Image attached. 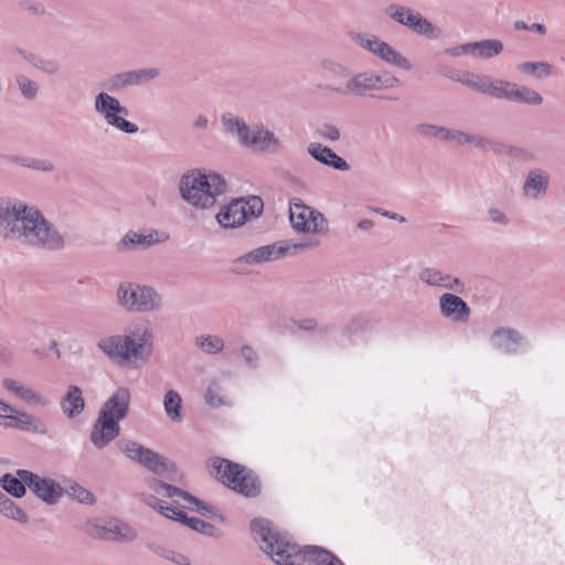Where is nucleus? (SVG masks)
<instances>
[{"label": "nucleus", "instance_id": "obj_41", "mask_svg": "<svg viewBox=\"0 0 565 565\" xmlns=\"http://www.w3.org/2000/svg\"><path fill=\"white\" fill-rule=\"evenodd\" d=\"M14 82L24 99L34 100L39 96L40 85L36 81L24 74H18L14 77Z\"/></svg>", "mask_w": 565, "mask_h": 565}, {"label": "nucleus", "instance_id": "obj_38", "mask_svg": "<svg viewBox=\"0 0 565 565\" xmlns=\"http://www.w3.org/2000/svg\"><path fill=\"white\" fill-rule=\"evenodd\" d=\"M63 493H66L70 498L84 504H94L96 502L95 495L77 482L67 480L63 484Z\"/></svg>", "mask_w": 565, "mask_h": 565}, {"label": "nucleus", "instance_id": "obj_23", "mask_svg": "<svg viewBox=\"0 0 565 565\" xmlns=\"http://www.w3.org/2000/svg\"><path fill=\"white\" fill-rule=\"evenodd\" d=\"M418 276L423 282L429 286L444 287L456 292H461L463 289V284L458 278L443 274L436 268H424Z\"/></svg>", "mask_w": 565, "mask_h": 565}, {"label": "nucleus", "instance_id": "obj_28", "mask_svg": "<svg viewBox=\"0 0 565 565\" xmlns=\"http://www.w3.org/2000/svg\"><path fill=\"white\" fill-rule=\"evenodd\" d=\"M484 151H490L498 156L512 157L523 161L534 160L533 153L529 150L495 139L487 138Z\"/></svg>", "mask_w": 565, "mask_h": 565}, {"label": "nucleus", "instance_id": "obj_54", "mask_svg": "<svg viewBox=\"0 0 565 565\" xmlns=\"http://www.w3.org/2000/svg\"><path fill=\"white\" fill-rule=\"evenodd\" d=\"M488 217L489 220L494 223V224H499V225H508L510 220L508 217V215L504 213V211H502L501 209H498V207H490L488 211Z\"/></svg>", "mask_w": 565, "mask_h": 565}, {"label": "nucleus", "instance_id": "obj_63", "mask_svg": "<svg viewBox=\"0 0 565 565\" xmlns=\"http://www.w3.org/2000/svg\"><path fill=\"white\" fill-rule=\"evenodd\" d=\"M455 129H449L443 126H439L437 137L443 140H451L454 138Z\"/></svg>", "mask_w": 565, "mask_h": 565}, {"label": "nucleus", "instance_id": "obj_51", "mask_svg": "<svg viewBox=\"0 0 565 565\" xmlns=\"http://www.w3.org/2000/svg\"><path fill=\"white\" fill-rule=\"evenodd\" d=\"M136 85L157 78L160 74L158 68L134 70Z\"/></svg>", "mask_w": 565, "mask_h": 565}, {"label": "nucleus", "instance_id": "obj_11", "mask_svg": "<svg viewBox=\"0 0 565 565\" xmlns=\"http://www.w3.org/2000/svg\"><path fill=\"white\" fill-rule=\"evenodd\" d=\"M117 445L129 459L137 461L156 475L171 481L175 480L177 467L167 458L132 440L119 441Z\"/></svg>", "mask_w": 565, "mask_h": 565}, {"label": "nucleus", "instance_id": "obj_15", "mask_svg": "<svg viewBox=\"0 0 565 565\" xmlns=\"http://www.w3.org/2000/svg\"><path fill=\"white\" fill-rule=\"evenodd\" d=\"M148 484L156 493L172 499L177 504H180L182 500L184 502V508L194 509L196 512L204 516L212 518L214 515V509L212 505L206 504L189 492H185L174 486L168 484L157 478H151L148 481Z\"/></svg>", "mask_w": 565, "mask_h": 565}, {"label": "nucleus", "instance_id": "obj_59", "mask_svg": "<svg viewBox=\"0 0 565 565\" xmlns=\"http://www.w3.org/2000/svg\"><path fill=\"white\" fill-rule=\"evenodd\" d=\"M296 324L301 330L312 331L317 328L318 322L316 319L306 318V319H300V320L296 321Z\"/></svg>", "mask_w": 565, "mask_h": 565}, {"label": "nucleus", "instance_id": "obj_2", "mask_svg": "<svg viewBox=\"0 0 565 565\" xmlns=\"http://www.w3.org/2000/svg\"><path fill=\"white\" fill-rule=\"evenodd\" d=\"M152 340L151 329L142 326L135 328L128 334L102 339L97 347L117 365L139 367L149 360Z\"/></svg>", "mask_w": 565, "mask_h": 565}, {"label": "nucleus", "instance_id": "obj_40", "mask_svg": "<svg viewBox=\"0 0 565 565\" xmlns=\"http://www.w3.org/2000/svg\"><path fill=\"white\" fill-rule=\"evenodd\" d=\"M181 396L177 391L169 390L163 398V407L167 413V416L172 422H180L182 419L181 415Z\"/></svg>", "mask_w": 565, "mask_h": 565}, {"label": "nucleus", "instance_id": "obj_4", "mask_svg": "<svg viewBox=\"0 0 565 565\" xmlns=\"http://www.w3.org/2000/svg\"><path fill=\"white\" fill-rule=\"evenodd\" d=\"M131 394L128 387L119 386L99 409L89 439L97 449L105 448L120 434L119 422L129 413Z\"/></svg>", "mask_w": 565, "mask_h": 565}, {"label": "nucleus", "instance_id": "obj_8", "mask_svg": "<svg viewBox=\"0 0 565 565\" xmlns=\"http://www.w3.org/2000/svg\"><path fill=\"white\" fill-rule=\"evenodd\" d=\"M401 84L399 79L390 73L376 74L372 71L352 72L348 81L343 84H330L324 87L329 93L341 96H364L372 90L384 88H394Z\"/></svg>", "mask_w": 565, "mask_h": 565}, {"label": "nucleus", "instance_id": "obj_50", "mask_svg": "<svg viewBox=\"0 0 565 565\" xmlns=\"http://www.w3.org/2000/svg\"><path fill=\"white\" fill-rule=\"evenodd\" d=\"M23 164L30 169L42 172H52L55 169L54 163L49 159H31Z\"/></svg>", "mask_w": 565, "mask_h": 565}, {"label": "nucleus", "instance_id": "obj_39", "mask_svg": "<svg viewBox=\"0 0 565 565\" xmlns=\"http://www.w3.org/2000/svg\"><path fill=\"white\" fill-rule=\"evenodd\" d=\"M305 555L317 565H343L332 553L318 546H306Z\"/></svg>", "mask_w": 565, "mask_h": 565}, {"label": "nucleus", "instance_id": "obj_29", "mask_svg": "<svg viewBox=\"0 0 565 565\" xmlns=\"http://www.w3.org/2000/svg\"><path fill=\"white\" fill-rule=\"evenodd\" d=\"M374 56L382 60L386 64L395 66L403 71H411L413 67L411 61L406 56H404L391 44L383 40L381 41Z\"/></svg>", "mask_w": 565, "mask_h": 565}, {"label": "nucleus", "instance_id": "obj_57", "mask_svg": "<svg viewBox=\"0 0 565 565\" xmlns=\"http://www.w3.org/2000/svg\"><path fill=\"white\" fill-rule=\"evenodd\" d=\"M447 56L457 57L465 54H471V43H466L444 50Z\"/></svg>", "mask_w": 565, "mask_h": 565}, {"label": "nucleus", "instance_id": "obj_56", "mask_svg": "<svg viewBox=\"0 0 565 565\" xmlns=\"http://www.w3.org/2000/svg\"><path fill=\"white\" fill-rule=\"evenodd\" d=\"M486 136L481 134H471L468 132L467 136V145L472 146L473 148L484 151L486 142H487Z\"/></svg>", "mask_w": 565, "mask_h": 565}, {"label": "nucleus", "instance_id": "obj_48", "mask_svg": "<svg viewBox=\"0 0 565 565\" xmlns=\"http://www.w3.org/2000/svg\"><path fill=\"white\" fill-rule=\"evenodd\" d=\"M151 550L161 557L169 559L178 565H190L189 558L181 553L161 546H151Z\"/></svg>", "mask_w": 565, "mask_h": 565}, {"label": "nucleus", "instance_id": "obj_55", "mask_svg": "<svg viewBox=\"0 0 565 565\" xmlns=\"http://www.w3.org/2000/svg\"><path fill=\"white\" fill-rule=\"evenodd\" d=\"M84 531L92 537L105 540L106 535V524L98 525L92 522H87L84 525Z\"/></svg>", "mask_w": 565, "mask_h": 565}, {"label": "nucleus", "instance_id": "obj_44", "mask_svg": "<svg viewBox=\"0 0 565 565\" xmlns=\"http://www.w3.org/2000/svg\"><path fill=\"white\" fill-rule=\"evenodd\" d=\"M416 10L401 4H390L385 13L396 23L406 26Z\"/></svg>", "mask_w": 565, "mask_h": 565}, {"label": "nucleus", "instance_id": "obj_24", "mask_svg": "<svg viewBox=\"0 0 565 565\" xmlns=\"http://www.w3.org/2000/svg\"><path fill=\"white\" fill-rule=\"evenodd\" d=\"M157 233L141 234L134 231H128L116 244V249L119 253H127L138 248L145 249L158 242L154 237Z\"/></svg>", "mask_w": 565, "mask_h": 565}, {"label": "nucleus", "instance_id": "obj_30", "mask_svg": "<svg viewBox=\"0 0 565 565\" xmlns=\"http://www.w3.org/2000/svg\"><path fill=\"white\" fill-rule=\"evenodd\" d=\"M85 407V401L82 390L76 385H71L67 393L61 399V408L68 418L77 417Z\"/></svg>", "mask_w": 565, "mask_h": 565}, {"label": "nucleus", "instance_id": "obj_1", "mask_svg": "<svg viewBox=\"0 0 565 565\" xmlns=\"http://www.w3.org/2000/svg\"><path fill=\"white\" fill-rule=\"evenodd\" d=\"M0 237L9 244L49 252L62 250L64 234L43 213L22 202L0 199Z\"/></svg>", "mask_w": 565, "mask_h": 565}, {"label": "nucleus", "instance_id": "obj_49", "mask_svg": "<svg viewBox=\"0 0 565 565\" xmlns=\"http://www.w3.org/2000/svg\"><path fill=\"white\" fill-rule=\"evenodd\" d=\"M205 402L212 407H218L223 405V399L220 396V387L216 382H212L205 393Z\"/></svg>", "mask_w": 565, "mask_h": 565}, {"label": "nucleus", "instance_id": "obj_13", "mask_svg": "<svg viewBox=\"0 0 565 565\" xmlns=\"http://www.w3.org/2000/svg\"><path fill=\"white\" fill-rule=\"evenodd\" d=\"M94 110L109 127L121 132L134 135L139 130L136 124L125 118L129 114L128 108L122 106L117 97L106 92L95 96Z\"/></svg>", "mask_w": 565, "mask_h": 565}, {"label": "nucleus", "instance_id": "obj_12", "mask_svg": "<svg viewBox=\"0 0 565 565\" xmlns=\"http://www.w3.org/2000/svg\"><path fill=\"white\" fill-rule=\"evenodd\" d=\"M484 95L532 107H540L544 103L543 96L534 88L505 79H493L490 76Z\"/></svg>", "mask_w": 565, "mask_h": 565}, {"label": "nucleus", "instance_id": "obj_37", "mask_svg": "<svg viewBox=\"0 0 565 565\" xmlns=\"http://www.w3.org/2000/svg\"><path fill=\"white\" fill-rule=\"evenodd\" d=\"M194 345L202 352L213 355L223 351L224 340L216 334H202L194 338Z\"/></svg>", "mask_w": 565, "mask_h": 565}, {"label": "nucleus", "instance_id": "obj_17", "mask_svg": "<svg viewBox=\"0 0 565 565\" xmlns=\"http://www.w3.org/2000/svg\"><path fill=\"white\" fill-rule=\"evenodd\" d=\"M245 147L256 152L276 154L282 150V142L263 124H257L252 126V131Z\"/></svg>", "mask_w": 565, "mask_h": 565}, {"label": "nucleus", "instance_id": "obj_26", "mask_svg": "<svg viewBox=\"0 0 565 565\" xmlns=\"http://www.w3.org/2000/svg\"><path fill=\"white\" fill-rule=\"evenodd\" d=\"M221 120L224 131L236 138L237 141L245 147L249 138L252 127H249L243 118L232 113L223 114Z\"/></svg>", "mask_w": 565, "mask_h": 565}, {"label": "nucleus", "instance_id": "obj_36", "mask_svg": "<svg viewBox=\"0 0 565 565\" xmlns=\"http://www.w3.org/2000/svg\"><path fill=\"white\" fill-rule=\"evenodd\" d=\"M516 70L537 79L546 78L553 74V66L547 62H522L516 65Z\"/></svg>", "mask_w": 565, "mask_h": 565}, {"label": "nucleus", "instance_id": "obj_20", "mask_svg": "<svg viewBox=\"0 0 565 565\" xmlns=\"http://www.w3.org/2000/svg\"><path fill=\"white\" fill-rule=\"evenodd\" d=\"M440 74L480 94H484V89L489 78L488 75H481L470 71H459L449 66H445L440 71Z\"/></svg>", "mask_w": 565, "mask_h": 565}, {"label": "nucleus", "instance_id": "obj_31", "mask_svg": "<svg viewBox=\"0 0 565 565\" xmlns=\"http://www.w3.org/2000/svg\"><path fill=\"white\" fill-rule=\"evenodd\" d=\"M107 541L132 542L138 537L137 531L129 524L118 520L106 522Z\"/></svg>", "mask_w": 565, "mask_h": 565}, {"label": "nucleus", "instance_id": "obj_5", "mask_svg": "<svg viewBox=\"0 0 565 565\" xmlns=\"http://www.w3.org/2000/svg\"><path fill=\"white\" fill-rule=\"evenodd\" d=\"M254 540L277 565H300L303 557L297 545L285 540L267 520L250 523Z\"/></svg>", "mask_w": 565, "mask_h": 565}, {"label": "nucleus", "instance_id": "obj_52", "mask_svg": "<svg viewBox=\"0 0 565 565\" xmlns=\"http://www.w3.org/2000/svg\"><path fill=\"white\" fill-rule=\"evenodd\" d=\"M318 135L328 141H338L340 139V130L331 124H323L318 129Z\"/></svg>", "mask_w": 565, "mask_h": 565}, {"label": "nucleus", "instance_id": "obj_32", "mask_svg": "<svg viewBox=\"0 0 565 565\" xmlns=\"http://www.w3.org/2000/svg\"><path fill=\"white\" fill-rule=\"evenodd\" d=\"M490 340L497 349H502L507 353H511L514 350L510 344H519L523 338L516 330L502 327L492 332Z\"/></svg>", "mask_w": 565, "mask_h": 565}, {"label": "nucleus", "instance_id": "obj_3", "mask_svg": "<svg viewBox=\"0 0 565 565\" xmlns=\"http://www.w3.org/2000/svg\"><path fill=\"white\" fill-rule=\"evenodd\" d=\"M226 191L227 182L214 171L193 169L184 173L179 181L181 198L198 210L213 207L218 196Z\"/></svg>", "mask_w": 565, "mask_h": 565}, {"label": "nucleus", "instance_id": "obj_46", "mask_svg": "<svg viewBox=\"0 0 565 565\" xmlns=\"http://www.w3.org/2000/svg\"><path fill=\"white\" fill-rule=\"evenodd\" d=\"M0 512L4 516L21 523H26L29 520L26 513L8 497L2 501L0 505Z\"/></svg>", "mask_w": 565, "mask_h": 565}, {"label": "nucleus", "instance_id": "obj_21", "mask_svg": "<svg viewBox=\"0 0 565 565\" xmlns=\"http://www.w3.org/2000/svg\"><path fill=\"white\" fill-rule=\"evenodd\" d=\"M439 307L443 316L457 322H466L470 316V308L460 297L454 294H444L439 298Z\"/></svg>", "mask_w": 565, "mask_h": 565}, {"label": "nucleus", "instance_id": "obj_16", "mask_svg": "<svg viewBox=\"0 0 565 565\" xmlns=\"http://www.w3.org/2000/svg\"><path fill=\"white\" fill-rule=\"evenodd\" d=\"M17 475L39 499L47 504H55L63 495V486L51 478H42L24 469H19Z\"/></svg>", "mask_w": 565, "mask_h": 565}, {"label": "nucleus", "instance_id": "obj_35", "mask_svg": "<svg viewBox=\"0 0 565 565\" xmlns=\"http://www.w3.org/2000/svg\"><path fill=\"white\" fill-rule=\"evenodd\" d=\"M503 51V44L495 39L471 42V54L479 58H491Z\"/></svg>", "mask_w": 565, "mask_h": 565}, {"label": "nucleus", "instance_id": "obj_47", "mask_svg": "<svg viewBox=\"0 0 565 565\" xmlns=\"http://www.w3.org/2000/svg\"><path fill=\"white\" fill-rule=\"evenodd\" d=\"M148 504L153 508H158L160 513L168 519L179 521V522L182 521V518H179V515H177L174 513H184V512L182 510L177 509L175 507L168 505L166 502H163L154 497L150 498V501H148Z\"/></svg>", "mask_w": 565, "mask_h": 565}, {"label": "nucleus", "instance_id": "obj_25", "mask_svg": "<svg viewBox=\"0 0 565 565\" xmlns=\"http://www.w3.org/2000/svg\"><path fill=\"white\" fill-rule=\"evenodd\" d=\"M413 33L424 36L427 40H439L444 35V31L438 25L430 22L422 13L415 11L406 25Z\"/></svg>", "mask_w": 565, "mask_h": 565}, {"label": "nucleus", "instance_id": "obj_58", "mask_svg": "<svg viewBox=\"0 0 565 565\" xmlns=\"http://www.w3.org/2000/svg\"><path fill=\"white\" fill-rule=\"evenodd\" d=\"M439 126L433 124H419L416 131L422 137H437Z\"/></svg>", "mask_w": 565, "mask_h": 565}, {"label": "nucleus", "instance_id": "obj_10", "mask_svg": "<svg viewBox=\"0 0 565 565\" xmlns=\"http://www.w3.org/2000/svg\"><path fill=\"white\" fill-rule=\"evenodd\" d=\"M264 210V203L259 196L249 195L246 198L233 199L228 204L221 207L216 214L217 223L224 228L242 226L252 217H257Z\"/></svg>", "mask_w": 565, "mask_h": 565}, {"label": "nucleus", "instance_id": "obj_42", "mask_svg": "<svg viewBox=\"0 0 565 565\" xmlns=\"http://www.w3.org/2000/svg\"><path fill=\"white\" fill-rule=\"evenodd\" d=\"M349 36L353 43L373 55L382 41L377 35L370 32H350Z\"/></svg>", "mask_w": 565, "mask_h": 565}, {"label": "nucleus", "instance_id": "obj_45", "mask_svg": "<svg viewBox=\"0 0 565 565\" xmlns=\"http://www.w3.org/2000/svg\"><path fill=\"white\" fill-rule=\"evenodd\" d=\"M175 514L179 515V518H182L181 523H183L184 525H186L188 527L195 532L213 536L216 531V527L213 524L207 523L199 518H189L186 516L185 513Z\"/></svg>", "mask_w": 565, "mask_h": 565}, {"label": "nucleus", "instance_id": "obj_6", "mask_svg": "<svg viewBox=\"0 0 565 565\" xmlns=\"http://www.w3.org/2000/svg\"><path fill=\"white\" fill-rule=\"evenodd\" d=\"M319 245L320 241L315 237L303 239L299 243L280 241L264 245L235 258L233 262V271L237 274H247L252 266L274 262L287 255H296L302 250L313 249Z\"/></svg>", "mask_w": 565, "mask_h": 565}, {"label": "nucleus", "instance_id": "obj_14", "mask_svg": "<svg viewBox=\"0 0 565 565\" xmlns=\"http://www.w3.org/2000/svg\"><path fill=\"white\" fill-rule=\"evenodd\" d=\"M292 228L299 233L327 234L329 222L324 215L302 203H292L289 209Z\"/></svg>", "mask_w": 565, "mask_h": 565}, {"label": "nucleus", "instance_id": "obj_19", "mask_svg": "<svg viewBox=\"0 0 565 565\" xmlns=\"http://www.w3.org/2000/svg\"><path fill=\"white\" fill-rule=\"evenodd\" d=\"M2 417L9 419L7 426L22 431L36 435H46L49 428L46 423L40 417H35L26 412H18L14 415L3 414Z\"/></svg>", "mask_w": 565, "mask_h": 565}, {"label": "nucleus", "instance_id": "obj_64", "mask_svg": "<svg viewBox=\"0 0 565 565\" xmlns=\"http://www.w3.org/2000/svg\"><path fill=\"white\" fill-rule=\"evenodd\" d=\"M209 119L204 115H200L195 118L193 126L195 129L204 130L207 128Z\"/></svg>", "mask_w": 565, "mask_h": 565}, {"label": "nucleus", "instance_id": "obj_62", "mask_svg": "<svg viewBox=\"0 0 565 565\" xmlns=\"http://www.w3.org/2000/svg\"><path fill=\"white\" fill-rule=\"evenodd\" d=\"M467 136H468V132L455 129L454 138L451 139V141H455L459 146H466L467 145Z\"/></svg>", "mask_w": 565, "mask_h": 565}, {"label": "nucleus", "instance_id": "obj_60", "mask_svg": "<svg viewBox=\"0 0 565 565\" xmlns=\"http://www.w3.org/2000/svg\"><path fill=\"white\" fill-rule=\"evenodd\" d=\"M124 75L122 73H118L114 76H111V78L109 79V84H110V89H122V88H126L127 85L125 83V79H124Z\"/></svg>", "mask_w": 565, "mask_h": 565}, {"label": "nucleus", "instance_id": "obj_33", "mask_svg": "<svg viewBox=\"0 0 565 565\" xmlns=\"http://www.w3.org/2000/svg\"><path fill=\"white\" fill-rule=\"evenodd\" d=\"M320 67L323 74L333 83L347 82L352 73L349 66L333 58L321 60Z\"/></svg>", "mask_w": 565, "mask_h": 565}, {"label": "nucleus", "instance_id": "obj_7", "mask_svg": "<svg viewBox=\"0 0 565 565\" xmlns=\"http://www.w3.org/2000/svg\"><path fill=\"white\" fill-rule=\"evenodd\" d=\"M115 297L127 312H154L163 306L162 296L152 286L129 280L118 284Z\"/></svg>", "mask_w": 565, "mask_h": 565}, {"label": "nucleus", "instance_id": "obj_9", "mask_svg": "<svg viewBox=\"0 0 565 565\" xmlns=\"http://www.w3.org/2000/svg\"><path fill=\"white\" fill-rule=\"evenodd\" d=\"M212 467L215 477L238 493L249 498H255L260 493V483L257 477L243 466L215 458Z\"/></svg>", "mask_w": 565, "mask_h": 565}, {"label": "nucleus", "instance_id": "obj_18", "mask_svg": "<svg viewBox=\"0 0 565 565\" xmlns=\"http://www.w3.org/2000/svg\"><path fill=\"white\" fill-rule=\"evenodd\" d=\"M550 174L542 168H531L521 186L523 198L537 201L547 194Z\"/></svg>", "mask_w": 565, "mask_h": 565}, {"label": "nucleus", "instance_id": "obj_43", "mask_svg": "<svg viewBox=\"0 0 565 565\" xmlns=\"http://www.w3.org/2000/svg\"><path fill=\"white\" fill-rule=\"evenodd\" d=\"M1 488L15 498H22L25 494L26 483L18 475L4 473L0 478Z\"/></svg>", "mask_w": 565, "mask_h": 565}, {"label": "nucleus", "instance_id": "obj_34", "mask_svg": "<svg viewBox=\"0 0 565 565\" xmlns=\"http://www.w3.org/2000/svg\"><path fill=\"white\" fill-rule=\"evenodd\" d=\"M21 54H22L23 58L26 62H29L34 68H36L38 71H40L46 75L55 76L61 73L60 63L53 58H50L46 56H41V55L34 54V53L23 52Z\"/></svg>", "mask_w": 565, "mask_h": 565}, {"label": "nucleus", "instance_id": "obj_61", "mask_svg": "<svg viewBox=\"0 0 565 565\" xmlns=\"http://www.w3.org/2000/svg\"><path fill=\"white\" fill-rule=\"evenodd\" d=\"M373 211L376 212V213H380L384 217L398 221L399 223H405L406 222V218L404 216L397 214V213H392L390 211L381 210V209H374Z\"/></svg>", "mask_w": 565, "mask_h": 565}, {"label": "nucleus", "instance_id": "obj_27", "mask_svg": "<svg viewBox=\"0 0 565 565\" xmlns=\"http://www.w3.org/2000/svg\"><path fill=\"white\" fill-rule=\"evenodd\" d=\"M2 386L8 392L15 394L20 399L31 405H46L45 397L33 388L25 386L21 382L6 377L2 380Z\"/></svg>", "mask_w": 565, "mask_h": 565}, {"label": "nucleus", "instance_id": "obj_22", "mask_svg": "<svg viewBox=\"0 0 565 565\" xmlns=\"http://www.w3.org/2000/svg\"><path fill=\"white\" fill-rule=\"evenodd\" d=\"M308 153L318 162L339 171H348L349 163L338 156L331 148L319 142H311L307 149Z\"/></svg>", "mask_w": 565, "mask_h": 565}, {"label": "nucleus", "instance_id": "obj_53", "mask_svg": "<svg viewBox=\"0 0 565 565\" xmlns=\"http://www.w3.org/2000/svg\"><path fill=\"white\" fill-rule=\"evenodd\" d=\"M239 351L242 358L249 367L256 369L258 366L259 358L256 350L253 347L245 344L241 348Z\"/></svg>", "mask_w": 565, "mask_h": 565}]
</instances>
